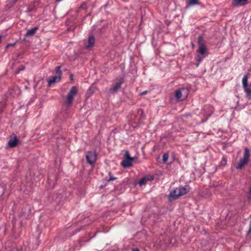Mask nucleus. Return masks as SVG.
Instances as JSON below:
<instances>
[{"instance_id": "obj_1", "label": "nucleus", "mask_w": 251, "mask_h": 251, "mask_svg": "<svg viewBox=\"0 0 251 251\" xmlns=\"http://www.w3.org/2000/svg\"><path fill=\"white\" fill-rule=\"evenodd\" d=\"M190 190V187L188 185H185L184 187H179L176 188L174 190L171 191L169 195L170 200H176L179 196L184 195L187 194Z\"/></svg>"}, {"instance_id": "obj_2", "label": "nucleus", "mask_w": 251, "mask_h": 251, "mask_svg": "<svg viewBox=\"0 0 251 251\" xmlns=\"http://www.w3.org/2000/svg\"><path fill=\"white\" fill-rule=\"evenodd\" d=\"M250 156V150L249 149L246 148L245 149L243 156L237 164L236 168L238 170H240L247 165L249 162Z\"/></svg>"}, {"instance_id": "obj_3", "label": "nucleus", "mask_w": 251, "mask_h": 251, "mask_svg": "<svg viewBox=\"0 0 251 251\" xmlns=\"http://www.w3.org/2000/svg\"><path fill=\"white\" fill-rule=\"evenodd\" d=\"M78 92L75 86H73L68 93L65 100V103L68 106L71 105L75 95Z\"/></svg>"}, {"instance_id": "obj_4", "label": "nucleus", "mask_w": 251, "mask_h": 251, "mask_svg": "<svg viewBox=\"0 0 251 251\" xmlns=\"http://www.w3.org/2000/svg\"><path fill=\"white\" fill-rule=\"evenodd\" d=\"M187 90L184 88H181L176 91L175 98L178 101L182 100L187 97Z\"/></svg>"}, {"instance_id": "obj_5", "label": "nucleus", "mask_w": 251, "mask_h": 251, "mask_svg": "<svg viewBox=\"0 0 251 251\" xmlns=\"http://www.w3.org/2000/svg\"><path fill=\"white\" fill-rule=\"evenodd\" d=\"M85 156L87 163L94 165L97 160V154L96 151H90L86 152Z\"/></svg>"}, {"instance_id": "obj_6", "label": "nucleus", "mask_w": 251, "mask_h": 251, "mask_svg": "<svg viewBox=\"0 0 251 251\" xmlns=\"http://www.w3.org/2000/svg\"><path fill=\"white\" fill-rule=\"evenodd\" d=\"M134 158L130 157L128 152L125 154V159L121 162V165L124 168H129L132 166V161Z\"/></svg>"}, {"instance_id": "obj_7", "label": "nucleus", "mask_w": 251, "mask_h": 251, "mask_svg": "<svg viewBox=\"0 0 251 251\" xmlns=\"http://www.w3.org/2000/svg\"><path fill=\"white\" fill-rule=\"evenodd\" d=\"M198 45L199 48L198 52L200 55H203L206 53V49L204 44L203 43V39L200 36L198 38Z\"/></svg>"}, {"instance_id": "obj_8", "label": "nucleus", "mask_w": 251, "mask_h": 251, "mask_svg": "<svg viewBox=\"0 0 251 251\" xmlns=\"http://www.w3.org/2000/svg\"><path fill=\"white\" fill-rule=\"evenodd\" d=\"M61 76L57 75L50 77L48 79V84L49 86H50L54 83L59 82Z\"/></svg>"}, {"instance_id": "obj_9", "label": "nucleus", "mask_w": 251, "mask_h": 251, "mask_svg": "<svg viewBox=\"0 0 251 251\" xmlns=\"http://www.w3.org/2000/svg\"><path fill=\"white\" fill-rule=\"evenodd\" d=\"M248 0H233L232 4L235 6H241L246 5L248 3Z\"/></svg>"}, {"instance_id": "obj_10", "label": "nucleus", "mask_w": 251, "mask_h": 251, "mask_svg": "<svg viewBox=\"0 0 251 251\" xmlns=\"http://www.w3.org/2000/svg\"><path fill=\"white\" fill-rule=\"evenodd\" d=\"M18 142V139L16 136H15L13 138H11L8 141V145L10 147H15L17 145Z\"/></svg>"}, {"instance_id": "obj_11", "label": "nucleus", "mask_w": 251, "mask_h": 251, "mask_svg": "<svg viewBox=\"0 0 251 251\" xmlns=\"http://www.w3.org/2000/svg\"><path fill=\"white\" fill-rule=\"evenodd\" d=\"M95 42V39L93 36H90L88 38V44L86 46V48H89L93 46Z\"/></svg>"}, {"instance_id": "obj_12", "label": "nucleus", "mask_w": 251, "mask_h": 251, "mask_svg": "<svg viewBox=\"0 0 251 251\" xmlns=\"http://www.w3.org/2000/svg\"><path fill=\"white\" fill-rule=\"evenodd\" d=\"M245 92L247 94V97L251 99V85H247L243 87Z\"/></svg>"}, {"instance_id": "obj_13", "label": "nucleus", "mask_w": 251, "mask_h": 251, "mask_svg": "<svg viewBox=\"0 0 251 251\" xmlns=\"http://www.w3.org/2000/svg\"><path fill=\"white\" fill-rule=\"evenodd\" d=\"M38 29V27L36 26L31 29H28L25 34V36H33L35 34V32L36 31V30Z\"/></svg>"}, {"instance_id": "obj_14", "label": "nucleus", "mask_w": 251, "mask_h": 251, "mask_svg": "<svg viewBox=\"0 0 251 251\" xmlns=\"http://www.w3.org/2000/svg\"><path fill=\"white\" fill-rule=\"evenodd\" d=\"M199 0H188L187 3L186 7H190L193 5L197 4Z\"/></svg>"}, {"instance_id": "obj_15", "label": "nucleus", "mask_w": 251, "mask_h": 251, "mask_svg": "<svg viewBox=\"0 0 251 251\" xmlns=\"http://www.w3.org/2000/svg\"><path fill=\"white\" fill-rule=\"evenodd\" d=\"M123 82L120 80L118 82H117V83H116L113 87L112 88H111V89L113 91H117L119 88H120Z\"/></svg>"}, {"instance_id": "obj_16", "label": "nucleus", "mask_w": 251, "mask_h": 251, "mask_svg": "<svg viewBox=\"0 0 251 251\" xmlns=\"http://www.w3.org/2000/svg\"><path fill=\"white\" fill-rule=\"evenodd\" d=\"M242 84L243 86L248 85V76L247 75H245L242 79Z\"/></svg>"}, {"instance_id": "obj_17", "label": "nucleus", "mask_w": 251, "mask_h": 251, "mask_svg": "<svg viewBox=\"0 0 251 251\" xmlns=\"http://www.w3.org/2000/svg\"><path fill=\"white\" fill-rule=\"evenodd\" d=\"M169 155L168 153H165L163 155L162 161L164 163H166L168 160Z\"/></svg>"}, {"instance_id": "obj_18", "label": "nucleus", "mask_w": 251, "mask_h": 251, "mask_svg": "<svg viewBox=\"0 0 251 251\" xmlns=\"http://www.w3.org/2000/svg\"><path fill=\"white\" fill-rule=\"evenodd\" d=\"M55 72L57 75H60L61 77L62 73L60 70V66H57L55 68Z\"/></svg>"}, {"instance_id": "obj_19", "label": "nucleus", "mask_w": 251, "mask_h": 251, "mask_svg": "<svg viewBox=\"0 0 251 251\" xmlns=\"http://www.w3.org/2000/svg\"><path fill=\"white\" fill-rule=\"evenodd\" d=\"M201 55H200V54H197L196 59L197 61L199 62H201V60H202L203 57H201Z\"/></svg>"}, {"instance_id": "obj_20", "label": "nucleus", "mask_w": 251, "mask_h": 251, "mask_svg": "<svg viewBox=\"0 0 251 251\" xmlns=\"http://www.w3.org/2000/svg\"><path fill=\"white\" fill-rule=\"evenodd\" d=\"M146 181H147L146 178H142L141 180H140L139 183L140 184V185H142L145 184L146 183Z\"/></svg>"}, {"instance_id": "obj_21", "label": "nucleus", "mask_w": 251, "mask_h": 251, "mask_svg": "<svg viewBox=\"0 0 251 251\" xmlns=\"http://www.w3.org/2000/svg\"><path fill=\"white\" fill-rule=\"evenodd\" d=\"M248 199L251 201V186L249 188V191L248 193Z\"/></svg>"}, {"instance_id": "obj_22", "label": "nucleus", "mask_w": 251, "mask_h": 251, "mask_svg": "<svg viewBox=\"0 0 251 251\" xmlns=\"http://www.w3.org/2000/svg\"><path fill=\"white\" fill-rule=\"evenodd\" d=\"M109 175L110 176V177H109V178L108 179V181H112V180H115L116 179V177H113L112 176H111V173H109Z\"/></svg>"}, {"instance_id": "obj_23", "label": "nucleus", "mask_w": 251, "mask_h": 251, "mask_svg": "<svg viewBox=\"0 0 251 251\" xmlns=\"http://www.w3.org/2000/svg\"><path fill=\"white\" fill-rule=\"evenodd\" d=\"M147 92H148L147 91H144L142 92V93H141L140 95H143L146 94L147 93Z\"/></svg>"}, {"instance_id": "obj_24", "label": "nucleus", "mask_w": 251, "mask_h": 251, "mask_svg": "<svg viewBox=\"0 0 251 251\" xmlns=\"http://www.w3.org/2000/svg\"><path fill=\"white\" fill-rule=\"evenodd\" d=\"M132 251H139V250L138 248H134L132 250Z\"/></svg>"}, {"instance_id": "obj_25", "label": "nucleus", "mask_w": 251, "mask_h": 251, "mask_svg": "<svg viewBox=\"0 0 251 251\" xmlns=\"http://www.w3.org/2000/svg\"><path fill=\"white\" fill-rule=\"evenodd\" d=\"M70 79H71V80H73V75H70Z\"/></svg>"}, {"instance_id": "obj_26", "label": "nucleus", "mask_w": 251, "mask_h": 251, "mask_svg": "<svg viewBox=\"0 0 251 251\" xmlns=\"http://www.w3.org/2000/svg\"><path fill=\"white\" fill-rule=\"evenodd\" d=\"M11 45H13V44H8L6 47H8V46H11Z\"/></svg>"}, {"instance_id": "obj_27", "label": "nucleus", "mask_w": 251, "mask_h": 251, "mask_svg": "<svg viewBox=\"0 0 251 251\" xmlns=\"http://www.w3.org/2000/svg\"><path fill=\"white\" fill-rule=\"evenodd\" d=\"M56 0V1L59 2V1H61L62 0Z\"/></svg>"}, {"instance_id": "obj_28", "label": "nucleus", "mask_w": 251, "mask_h": 251, "mask_svg": "<svg viewBox=\"0 0 251 251\" xmlns=\"http://www.w3.org/2000/svg\"><path fill=\"white\" fill-rule=\"evenodd\" d=\"M1 36L0 35V42L1 41Z\"/></svg>"}]
</instances>
